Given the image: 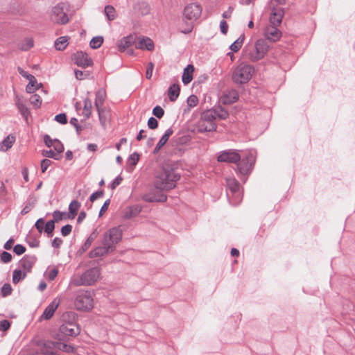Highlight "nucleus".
<instances>
[{"instance_id": "1", "label": "nucleus", "mask_w": 355, "mask_h": 355, "mask_svg": "<svg viewBox=\"0 0 355 355\" xmlns=\"http://www.w3.org/2000/svg\"><path fill=\"white\" fill-rule=\"evenodd\" d=\"M122 232L118 227H114L109 230L104 235L103 240V248H98L91 252L92 256H103V254L112 252L115 249V245L121 241Z\"/></svg>"}, {"instance_id": "2", "label": "nucleus", "mask_w": 355, "mask_h": 355, "mask_svg": "<svg viewBox=\"0 0 355 355\" xmlns=\"http://www.w3.org/2000/svg\"><path fill=\"white\" fill-rule=\"evenodd\" d=\"M180 179V175L173 171H163L157 176L155 186L159 190L172 189L175 186V182Z\"/></svg>"}, {"instance_id": "3", "label": "nucleus", "mask_w": 355, "mask_h": 355, "mask_svg": "<svg viewBox=\"0 0 355 355\" xmlns=\"http://www.w3.org/2000/svg\"><path fill=\"white\" fill-rule=\"evenodd\" d=\"M268 46L262 40H257L254 45H249L245 50L246 58L251 61L262 59L268 52Z\"/></svg>"}, {"instance_id": "4", "label": "nucleus", "mask_w": 355, "mask_h": 355, "mask_svg": "<svg viewBox=\"0 0 355 355\" xmlns=\"http://www.w3.org/2000/svg\"><path fill=\"white\" fill-rule=\"evenodd\" d=\"M74 305L76 309L89 311L94 307V299L90 291H80L78 292Z\"/></svg>"}, {"instance_id": "5", "label": "nucleus", "mask_w": 355, "mask_h": 355, "mask_svg": "<svg viewBox=\"0 0 355 355\" xmlns=\"http://www.w3.org/2000/svg\"><path fill=\"white\" fill-rule=\"evenodd\" d=\"M254 72L253 67L246 64H241L234 69L232 79L236 83L244 84L251 79Z\"/></svg>"}, {"instance_id": "6", "label": "nucleus", "mask_w": 355, "mask_h": 355, "mask_svg": "<svg viewBox=\"0 0 355 355\" xmlns=\"http://www.w3.org/2000/svg\"><path fill=\"white\" fill-rule=\"evenodd\" d=\"M213 114H214V112L209 110L202 113L197 124L198 131L204 132L215 131L216 130L217 125Z\"/></svg>"}, {"instance_id": "7", "label": "nucleus", "mask_w": 355, "mask_h": 355, "mask_svg": "<svg viewBox=\"0 0 355 355\" xmlns=\"http://www.w3.org/2000/svg\"><path fill=\"white\" fill-rule=\"evenodd\" d=\"M100 272L98 268H92L86 271L79 279H74L72 284L75 286L92 285L99 278Z\"/></svg>"}, {"instance_id": "8", "label": "nucleus", "mask_w": 355, "mask_h": 355, "mask_svg": "<svg viewBox=\"0 0 355 355\" xmlns=\"http://www.w3.org/2000/svg\"><path fill=\"white\" fill-rule=\"evenodd\" d=\"M255 159L254 153L252 151L248 152L245 154V158L242 159L237 165L239 174L243 176L248 175L252 170Z\"/></svg>"}, {"instance_id": "9", "label": "nucleus", "mask_w": 355, "mask_h": 355, "mask_svg": "<svg viewBox=\"0 0 355 355\" xmlns=\"http://www.w3.org/2000/svg\"><path fill=\"white\" fill-rule=\"evenodd\" d=\"M50 19L51 21L58 24H65L69 21V19L64 3H59L52 8Z\"/></svg>"}, {"instance_id": "10", "label": "nucleus", "mask_w": 355, "mask_h": 355, "mask_svg": "<svg viewBox=\"0 0 355 355\" xmlns=\"http://www.w3.org/2000/svg\"><path fill=\"white\" fill-rule=\"evenodd\" d=\"M201 13V6L196 3H191L185 7L184 15L187 19L196 21L200 17Z\"/></svg>"}, {"instance_id": "11", "label": "nucleus", "mask_w": 355, "mask_h": 355, "mask_svg": "<svg viewBox=\"0 0 355 355\" xmlns=\"http://www.w3.org/2000/svg\"><path fill=\"white\" fill-rule=\"evenodd\" d=\"M241 155L235 150H229L222 152L218 156V161L220 162L236 163L241 160Z\"/></svg>"}, {"instance_id": "12", "label": "nucleus", "mask_w": 355, "mask_h": 355, "mask_svg": "<svg viewBox=\"0 0 355 355\" xmlns=\"http://www.w3.org/2000/svg\"><path fill=\"white\" fill-rule=\"evenodd\" d=\"M73 60L78 66L83 68L92 66L93 64L92 59L86 53L83 51L74 53L73 55Z\"/></svg>"}, {"instance_id": "13", "label": "nucleus", "mask_w": 355, "mask_h": 355, "mask_svg": "<svg viewBox=\"0 0 355 355\" xmlns=\"http://www.w3.org/2000/svg\"><path fill=\"white\" fill-rule=\"evenodd\" d=\"M44 141L46 146L49 148H53V150L58 153L59 156H61V154L64 150V146L59 140L53 139L49 135H45L44 137Z\"/></svg>"}, {"instance_id": "14", "label": "nucleus", "mask_w": 355, "mask_h": 355, "mask_svg": "<svg viewBox=\"0 0 355 355\" xmlns=\"http://www.w3.org/2000/svg\"><path fill=\"white\" fill-rule=\"evenodd\" d=\"M60 303V298H55L51 304L45 309L41 316L42 320H49L52 318L55 310L58 309Z\"/></svg>"}, {"instance_id": "15", "label": "nucleus", "mask_w": 355, "mask_h": 355, "mask_svg": "<svg viewBox=\"0 0 355 355\" xmlns=\"http://www.w3.org/2000/svg\"><path fill=\"white\" fill-rule=\"evenodd\" d=\"M284 11L280 7H274L271 10L270 22L272 25L279 26L282 20Z\"/></svg>"}, {"instance_id": "16", "label": "nucleus", "mask_w": 355, "mask_h": 355, "mask_svg": "<svg viewBox=\"0 0 355 355\" xmlns=\"http://www.w3.org/2000/svg\"><path fill=\"white\" fill-rule=\"evenodd\" d=\"M162 190L145 194L143 197V199L145 201L149 202H164L166 201L167 197L165 194H164L162 193Z\"/></svg>"}, {"instance_id": "17", "label": "nucleus", "mask_w": 355, "mask_h": 355, "mask_svg": "<svg viewBox=\"0 0 355 355\" xmlns=\"http://www.w3.org/2000/svg\"><path fill=\"white\" fill-rule=\"evenodd\" d=\"M277 26L271 25L266 28L265 31V37L270 41L277 42L278 41L281 36L282 33L277 28Z\"/></svg>"}, {"instance_id": "18", "label": "nucleus", "mask_w": 355, "mask_h": 355, "mask_svg": "<svg viewBox=\"0 0 355 355\" xmlns=\"http://www.w3.org/2000/svg\"><path fill=\"white\" fill-rule=\"evenodd\" d=\"M135 47L138 49L153 51L154 49V43L148 37H140L137 38Z\"/></svg>"}, {"instance_id": "19", "label": "nucleus", "mask_w": 355, "mask_h": 355, "mask_svg": "<svg viewBox=\"0 0 355 355\" xmlns=\"http://www.w3.org/2000/svg\"><path fill=\"white\" fill-rule=\"evenodd\" d=\"M135 43H136V37L135 35H130L124 37L118 42L119 51L123 52Z\"/></svg>"}, {"instance_id": "20", "label": "nucleus", "mask_w": 355, "mask_h": 355, "mask_svg": "<svg viewBox=\"0 0 355 355\" xmlns=\"http://www.w3.org/2000/svg\"><path fill=\"white\" fill-rule=\"evenodd\" d=\"M141 206L139 205L128 206L123 209V216L126 219L136 217L141 211Z\"/></svg>"}, {"instance_id": "21", "label": "nucleus", "mask_w": 355, "mask_h": 355, "mask_svg": "<svg viewBox=\"0 0 355 355\" xmlns=\"http://www.w3.org/2000/svg\"><path fill=\"white\" fill-rule=\"evenodd\" d=\"M36 261V258L33 256L26 255L19 261V266L26 273L31 272L33 265Z\"/></svg>"}, {"instance_id": "22", "label": "nucleus", "mask_w": 355, "mask_h": 355, "mask_svg": "<svg viewBox=\"0 0 355 355\" xmlns=\"http://www.w3.org/2000/svg\"><path fill=\"white\" fill-rule=\"evenodd\" d=\"M61 331L66 336H76L79 334L80 329L75 324H67L61 327Z\"/></svg>"}, {"instance_id": "23", "label": "nucleus", "mask_w": 355, "mask_h": 355, "mask_svg": "<svg viewBox=\"0 0 355 355\" xmlns=\"http://www.w3.org/2000/svg\"><path fill=\"white\" fill-rule=\"evenodd\" d=\"M194 72V67L189 64L184 70L182 75V82L184 85H187L193 80V74Z\"/></svg>"}, {"instance_id": "24", "label": "nucleus", "mask_w": 355, "mask_h": 355, "mask_svg": "<svg viewBox=\"0 0 355 355\" xmlns=\"http://www.w3.org/2000/svg\"><path fill=\"white\" fill-rule=\"evenodd\" d=\"M98 113V117L101 124L105 127L106 125L107 122L110 120V113L108 110L105 107H101L99 109H96Z\"/></svg>"}, {"instance_id": "25", "label": "nucleus", "mask_w": 355, "mask_h": 355, "mask_svg": "<svg viewBox=\"0 0 355 355\" xmlns=\"http://www.w3.org/2000/svg\"><path fill=\"white\" fill-rule=\"evenodd\" d=\"M172 134H173V130L171 129H168L165 132L164 135L159 139L155 148L154 149V153H157L159 151V150L166 144V142L168 141L169 137H171V135Z\"/></svg>"}, {"instance_id": "26", "label": "nucleus", "mask_w": 355, "mask_h": 355, "mask_svg": "<svg viewBox=\"0 0 355 355\" xmlns=\"http://www.w3.org/2000/svg\"><path fill=\"white\" fill-rule=\"evenodd\" d=\"M239 98L238 94L235 91H232L224 94L221 97V101L224 104H232L236 102Z\"/></svg>"}, {"instance_id": "27", "label": "nucleus", "mask_w": 355, "mask_h": 355, "mask_svg": "<svg viewBox=\"0 0 355 355\" xmlns=\"http://www.w3.org/2000/svg\"><path fill=\"white\" fill-rule=\"evenodd\" d=\"M29 83L26 85V91L28 93H34L35 91H37L40 87H42V85L41 83H38L35 76L30 77V79L28 80Z\"/></svg>"}, {"instance_id": "28", "label": "nucleus", "mask_w": 355, "mask_h": 355, "mask_svg": "<svg viewBox=\"0 0 355 355\" xmlns=\"http://www.w3.org/2000/svg\"><path fill=\"white\" fill-rule=\"evenodd\" d=\"M80 207V203L78 202L77 200H73L69 207V212L67 214L68 218L69 219H73L77 215V213Z\"/></svg>"}, {"instance_id": "29", "label": "nucleus", "mask_w": 355, "mask_h": 355, "mask_svg": "<svg viewBox=\"0 0 355 355\" xmlns=\"http://www.w3.org/2000/svg\"><path fill=\"white\" fill-rule=\"evenodd\" d=\"M69 37L67 36H62L58 37L55 42V47L58 51H63L69 44Z\"/></svg>"}, {"instance_id": "30", "label": "nucleus", "mask_w": 355, "mask_h": 355, "mask_svg": "<svg viewBox=\"0 0 355 355\" xmlns=\"http://www.w3.org/2000/svg\"><path fill=\"white\" fill-rule=\"evenodd\" d=\"M15 141V137L12 135H8L1 144L0 149L1 151H7L10 148Z\"/></svg>"}, {"instance_id": "31", "label": "nucleus", "mask_w": 355, "mask_h": 355, "mask_svg": "<svg viewBox=\"0 0 355 355\" xmlns=\"http://www.w3.org/2000/svg\"><path fill=\"white\" fill-rule=\"evenodd\" d=\"M214 112V118L216 120V119H226L229 116L228 112L223 107H218L214 110H209Z\"/></svg>"}, {"instance_id": "32", "label": "nucleus", "mask_w": 355, "mask_h": 355, "mask_svg": "<svg viewBox=\"0 0 355 355\" xmlns=\"http://www.w3.org/2000/svg\"><path fill=\"white\" fill-rule=\"evenodd\" d=\"M180 86L177 84L172 85L168 89V97L171 101H174L180 94Z\"/></svg>"}, {"instance_id": "33", "label": "nucleus", "mask_w": 355, "mask_h": 355, "mask_svg": "<svg viewBox=\"0 0 355 355\" xmlns=\"http://www.w3.org/2000/svg\"><path fill=\"white\" fill-rule=\"evenodd\" d=\"M26 272L21 269H16L13 271L12 275V282L14 284H17L21 279H24L26 276Z\"/></svg>"}, {"instance_id": "34", "label": "nucleus", "mask_w": 355, "mask_h": 355, "mask_svg": "<svg viewBox=\"0 0 355 355\" xmlns=\"http://www.w3.org/2000/svg\"><path fill=\"white\" fill-rule=\"evenodd\" d=\"M92 101L89 98H85L84 100V107L83 110V115L86 118L88 119L91 116L92 114Z\"/></svg>"}, {"instance_id": "35", "label": "nucleus", "mask_w": 355, "mask_h": 355, "mask_svg": "<svg viewBox=\"0 0 355 355\" xmlns=\"http://www.w3.org/2000/svg\"><path fill=\"white\" fill-rule=\"evenodd\" d=\"M105 93L101 91H98L96 94V98H95V107L96 109H99L101 107H103V103L105 101Z\"/></svg>"}, {"instance_id": "36", "label": "nucleus", "mask_w": 355, "mask_h": 355, "mask_svg": "<svg viewBox=\"0 0 355 355\" xmlns=\"http://www.w3.org/2000/svg\"><path fill=\"white\" fill-rule=\"evenodd\" d=\"M227 184L228 188L232 192H236L239 189V183L235 178H228L227 179Z\"/></svg>"}, {"instance_id": "37", "label": "nucleus", "mask_w": 355, "mask_h": 355, "mask_svg": "<svg viewBox=\"0 0 355 355\" xmlns=\"http://www.w3.org/2000/svg\"><path fill=\"white\" fill-rule=\"evenodd\" d=\"M17 106L18 107L19 111L21 114V115L24 117V119L27 121L28 116L30 114V112L27 107L24 105L22 103H21L19 101H18L17 103Z\"/></svg>"}, {"instance_id": "38", "label": "nucleus", "mask_w": 355, "mask_h": 355, "mask_svg": "<svg viewBox=\"0 0 355 355\" xmlns=\"http://www.w3.org/2000/svg\"><path fill=\"white\" fill-rule=\"evenodd\" d=\"M105 13L109 20H114L116 17V10L114 7L111 6H107L105 8Z\"/></svg>"}, {"instance_id": "39", "label": "nucleus", "mask_w": 355, "mask_h": 355, "mask_svg": "<svg viewBox=\"0 0 355 355\" xmlns=\"http://www.w3.org/2000/svg\"><path fill=\"white\" fill-rule=\"evenodd\" d=\"M103 42V38L102 37H95L90 41L91 48L96 49L99 48Z\"/></svg>"}, {"instance_id": "40", "label": "nucleus", "mask_w": 355, "mask_h": 355, "mask_svg": "<svg viewBox=\"0 0 355 355\" xmlns=\"http://www.w3.org/2000/svg\"><path fill=\"white\" fill-rule=\"evenodd\" d=\"M53 220L55 222H58L60 220H62L63 219L68 218L67 213L66 212H61L60 211H55L53 214Z\"/></svg>"}, {"instance_id": "41", "label": "nucleus", "mask_w": 355, "mask_h": 355, "mask_svg": "<svg viewBox=\"0 0 355 355\" xmlns=\"http://www.w3.org/2000/svg\"><path fill=\"white\" fill-rule=\"evenodd\" d=\"M31 103L36 108H39L42 104V98L38 94H33L30 98Z\"/></svg>"}, {"instance_id": "42", "label": "nucleus", "mask_w": 355, "mask_h": 355, "mask_svg": "<svg viewBox=\"0 0 355 355\" xmlns=\"http://www.w3.org/2000/svg\"><path fill=\"white\" fill-rule=\"evenodd\" d=\"M244 37H239L238 40H236L231 46L230 49L234 52H237L242 46L243 43Z\"/></svg>"}, {"instance_id": "43", "label": "nucleus", "mask_w": 355, "mask_h": 355, "mask_svg": "<svg viewBox=\"0 0 355 355\" xmlns=\"http://www.w3.org/2000/svg\"><path fill=\"white\" fill-rule=\"evenodd\" d=\"M42 155L44 157L53 158L55 160H58L61 158V156H59L58 153L53 151V149L49 150H43Z\"/></svg>"}, {"instance_id": "44", "label": "nucleus", "mask_w": 355, "mask_h": 355, "mask_svg": "<svg viewBox=\"0 0 355 355\" xmlns=\"http://www.w3.org/2000/svg\"><path fill=\"white\" fill-rule=\"evenodd\" d=\"M33 46V40L31 38H26L22 42L20 48L24 51H27Z\"/></svg>"}, {"instance_id": "45", "label": "nucleus", "mask_w": 355, "mask_h": 355, "mask_svg": "<svg viewBox=\"0 0 355 355\" xmlns=\"http://www.w3.org/2000/svg\"><path fill=\"white\" fill-rule=\"evenodd\" d=\"M55 228V221L53 220L48 221L45 224L44 231L49 235H51Z\"/></svg>"}, {"instance_id": "46", "label": "nucleus", "mask_w": 355, "mask_h": 355, "mask_svg": "<svg viewBox=\"0 0 355 355\" xmlns=\"http://www.w3.org/2000/svg\"><path fill=\"white\" fill-rule=\"evenodd\" d=\"M198 103V98L195 95H191L187 99V105L189 107H194Z\"/></svg>"}, {"instance_id": "47", "label": "nucleus", "mask_w": 355, "mask_h": 355, "mask_svg": "<svg viewBox=\"0 0 355 355\" xmlns=\"http://www.w3.org/2000/svg\"><path fill=\"white\" fill-rule=\"evenodd\" d=\"M12 288L9 284H5L1 288V294L3 297L8 296L12 293Z\"/></svg>"}, {"instance_id": "48", "label": "nucleus", "mask_w": 355, "mask_h": 355, "mask_svg": "<svg viewBox=\"0 0 355 355\" xmlns=\"http://www.w3.org/2000/svg\"><path fill=\"white\" fill-rule=\"evenodd\" d=\"M98 236V232L96 230L94 231L91 234L90 236H89V238L87 239V240L86 241L85 243V247L86 248H89V245H91V243L96 239Z\"/></svg>"}, {"instance_id": "49", "label": "nucleus", "mask_w": 355, "mask_h": 355, "mask_svg": "<svg viewBox=\"0 0 355 355\" xmlns=\"http://www.w3.org/2000/svg\"><path fill=\"white\" fill-rule=\"evenodd\" d=\"M153 114L157 118L160 119L163 116L164 111L160 106H156L153 110Z\"/></svg>"}, {"instance_id": "50", "label": "nucleus", "mask_w": 355, "mask_h": 355, "mask_svg": "<svg viewBox=\"0 0 355 355\" xmlns=\"http://www.w3.org/2000/svg\"><path fill=\"white\" fill-rule=\"evenodd\" d=\"M139 155L137 153H134L130 156L128 162L130 164L135 166L137 164V163L139 162Z\"/></svg>"}, {"instance_id": "51", "label": "nucleus", "mask_w": 355, "mask_h": 355, "mask_svg": "<svg viewBox=\"0 0 355 355\" xmlns=\"http://www.w3.org/2000/svg\"><path fill=\"white\" fill-rule=\"evenodd\" d=\"M35 227L40 233H42L44 230L45 221L43 218H40L35 223Z\"/></svg>"}, {"instance_id": "52", "label": "nucleus", "mask_w": 355, "mask_h": 355, "mask_svg": "<svg viewBox=\"0 0 355 355\" xmlns=\"http://www.w3.org/2000/svg\"><path fill=\"white\" fill-rule=\"evenodd\" d=\"M52 164V162L49 159H44L41 162V170L42 173H45L49 166Z\"/></svg>"}, {"instance_id": "53", "label": "nucleus", "mask_w": 355, "mask_h": 355, "mask_svg": "<svg viewBox=\"0 0 355 355\" xmlns=\"http://www.w3.org/2000/svg\"><path fill=\"white\" fill-rule=\"evenodd\" d=\"M10 327V322L8 320H4L0 322V331H6Z\"/></svg>"}, {"instance_id": "54", "label": "nucleus", "mask_w": 355, "mask_h": 355, "mask_svg": "<svg viewBox=\"0 0 355 355\" xmlns=\"http://www.w3.org/2000/svg\"><path fill=\"white\" fill-rule=\"evenodd\" d=\"M13 251L15 254H17V255H21L23 253L25 252L26 251V248L24 246H23L22 245H16L14 248H13Z\"/></svg>"}, {"instance_id": "55", "label": "nucleus", "mask_w": 355, "mask_h": 355, "mask_svg": "<svg viewBox=\"0 0 355 355\" xmlns=\"http://www.w3.org/2000/svg\"><path fill=\"white\" fill-rule=\"evenodd\" d=\"M55 119L57 122L61 124H65L67 122V116L65 114H59L56 115Z\"/></svg>"}, {"instance_id": "56", "label": "nucleus", "mask_w": 355, "mask_h": 355, "mask_svg": "<svg viewBox=\"0 0 355 355\" xmlns=\"http://www.w3.org/2000/svg\"><path fill=\"white\" fill-rule=\"evenodd\" d=\"M1 260L3 263H8L12 260V255L7 252H3L1 255Z\"/></svg>"}, {"instance_id": "57", "label": "nucleus", "mask_w": 355, "mask_h": 355, "mask_svg": "<svg viewBox=\"0 0 355 355\" xmlns=\"http://www.w3.org/2000/svg\"><path fill=\"white\" fill-rule=\"evenodd\" d=\"M148 126L150 129H155L158 126V122L156 119L150 117L148 121Z\"/></svg>"}, {"instance_id": "58", "label": "nucleus", "mask_w": 355, "mask_h": 355, "mask_svg": "<svg viewBox=\"0 0 355 355\" xmlns=\"http://www.w3.org/2000/svg\"><path fill=\"white\" fill-rule=\"evenodd\" d=\"M72 230V226L70 225H66L61 228L62 235L66 236L69 235Z\"/></svg>"}, {"instance_id": "59", "label": "nucleus", "mask_w": 355, "mask_h": 355, "mask_svg": "<svg viewBox=\"0 0 355 355\" xmlns=\"http://www.w3.org/2000/svg\"><path fill=\"white\" fill-rule=\"evenodd\" d=\"M154 65L153 63L150 62L146 69V77L148 79H150L153 76V71Z\"/></svg>"}, {"instance_id": "60", "label": "nucleus", "mask_w": 355, "mask_h": 355, "mask_svg": "<svg viewBox=\"0 0 355 355\" xmlns=\"http://www.w3.org/2000/svg\"><path fill=\"white\" fill-rule=\"evenodd\" d=\"M75 76L78 80H84L87 77L88 74L84 71H82L80 70H76Z\"/></svg>"}, {"instance_id": "61", "label": "nucleus", "mask_w": 355, "mask_h": 355, "mask_svg": "<svg viewBox=\"0 0 355 355\" xmlns=\"http://www.w3.org/2000/svg\"><path fill=\"white\" fill-rule=\"evenodd\" d=\"M58 270L55 268H53L49 270L47 273V277L50 280H53L58 275Z\"/></svg>"}, {"instance_id": "62", "label": "nucleus", "mask_w": 355, "mask_h": 355, "mask_svg": "<svg viewBox=\"0 0 355 355\" xmlns=\"http://www.w3.org/2000/svg\"><path fill=\"white\" fill-rule=\"evenodd\" d=\"M220 31L223 34H226L228 30V25L225 20H222L220 24Z\"/></svg>"}, {"instance_id": "63", "label": "nucleus", "mask_w": 355, "mask_h": 355, "mask_svg": "<svg viewBox=\"0 0 355 355\" xmlns=\"http://www.w3.org/2000/svg\"><path fill=\"white\" fill-rule=\"evenodd\" d=\"M110 200H107L104 202V204H103V205L102 206V207H101V210H100V212H99V215H100V216L103 215V214L106 212V211L107 210L108 207H109V205H110Z\"/></svg>"}, {"instance_id": "64", "label": "nucleus", "mask_w": 355, "mask_h": 355, "mask_svg": "<svg viewBox=\"0 0 355 355\" xmlns=\"http://www.w3.org/2000/svg\"><path fill=\"white\" fill-rule=\"evenodd\" d=\"M14 243H15V240L11 238L4 244L3 248L6 250H9L12 248Z\"/></svg>"}]
</instances>
